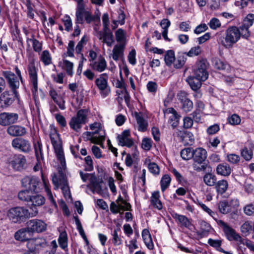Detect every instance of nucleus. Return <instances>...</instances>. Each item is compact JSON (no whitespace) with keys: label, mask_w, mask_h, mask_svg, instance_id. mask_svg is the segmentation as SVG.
<instances>
[{"label":"nucleus","mask_w":254,"mask_h":254,"mask_svg":"<svg viewBox=\"0 0 254 254\" xmlns=\"http://www.w3.org/2000/svg\"><path fill=\"white\" fill-rule=\"evenodd\" d=\"M37 214L38 210L36 208L33 212H29V210L24 207L17 206L9 209L7 215L12 222L20 223L29 217L36 216Z\"/></svg>","instance_id":"f257e3e1"},{"label":"nucleus","mask_w":254,"mask_h":254,"mask_svg":"<svg viewBox=\"0 0 254 254\" xmlns=\"http://www.w3.org/2000/svg\"><path fill=\"white\" fill-rule=\"evenodd\" d=\"M192 165L193 170L197 172L204 171L206 170L207 164L205 162L207 158V151L205 149L199 147L194 149Z\"/></svg>","instance_id":"f03ea898"},{"label":"nucleus","mask_w":254,"mask_h":254,"mask_svg":"<svg viewBox=\"0 0 254 254\" xmlns=\"http://www.w3.org/2000/svg\"><path fill=\"white\" fill-rule=\"evenodd\" d=\"M52 182L55 189H58L60 186H61V189L64 197L70 196V190L65 175L62 172L59 171L58 175H53Z\"/></svg>","instance_id":"7ed1b4c3"},{"label":"nucleus","mask_w":254,"mask_h":254,"mask_svg":"<svg viewBox=\"0 0 254 254\" xmlns=\"http://www.w3.org/2000/svg\"><path fill=\"white\" fill-rule=\"evenodd\" d=\"M240 39L239 30L236 27H232L227 29L226 37L223 43L224 46L229 47L236 43Z\"/></svg>","instance_id":"20e7f679"},{"label":"nucleus","mask_w":254,"mask_h":254,"mask_svg":"<svg viewBox=\"0 0 254 254\" xmlns=\"http://www.w3.org/2000/svg\"><path fill=\"white\" fill-rule=\"evenodd\" d=\"M207 62L205 60L198 62L193 69L194 76L200 78L202 81L206 80L208 77L207 71Z\"/></svg>","instance_id":"39448f33"},{"label":"nucleus","mask_w":254,"mask_h":254,"mask_svg":"<svg viewBox=\"0 0 254 254\" xmlns=\"http://www.w3.org/2000/svg\"><path fill=\"white\" fill-rule=\"evenodd\" d=\"M254 21V14H249L244 20V23L238 29L239 30L240 37L248 39L250 34L249 28L251 26Z\"/></svg>","instance_id":"423d86ee"},{"label":"nucleus","mask_w":254,"mask_h":254,"mask_svg":"<svg viewBox=\"0 0 254 254\" xmlns=\"http://www.w3.org/2000/svg\"><path fill=\"white\" fill-rule=\"evenodd\" d=\"M2 74L6 79L12 92L17 96L18 92L16 90L19 87V82L15 74L10 71H3Z\"/></svg>","instance_id":"0eeeda50"},{"label":"nucleus","mask_w":254,"mask_h":254,"mask_svg":"<svg viewBox=\"0 0 254 254\" xmlns=\"http://www.w3.org/2000/svg\"><path fill=\"white\" fill-rule=\"evenodd\" d=\"M27 70L29 76L30 83L32 86V92H36L38 89V75L37 69L36 68L34 63L31 62L28 65Z\"/></svg>","instance_id":"6e6552de"},{"label":"nucleus","mask_w":254,"mask_h":254,"mask_svg":"<svg viewBox=\"0 0 254 254\" xmlns=\"http://www.w3.org/2000/svg\"><path fill=\"white\" fill-rule=\"evenodd\" d=\"M11 144L13 148L19 149L24 153H29L31 149L29 141L22 138H15L13 139Z\"/></svg>","instance_id":"1a4fd4ad"},{"label":"nucleus","mask_w":254,"mask_h":254,"mask_svg":"<svg viewBox=\"0 0 254 254\" xmlns=\"http://www.w3.org/2000/svg\"><path fill=\"white\" fill-rule=\"evenodd\" d=\"M19 115L17 113L3 112L0 114V125L7 126L17 123Z\"/></svg>","instance_id":"9d476101"},{"label":"nucleus","mask_w":254,"mask_h":254,"mask_svg":"<svg viewBox=\"0 0 254 254\" xmlns=\"http://www.w3.org/2000/svg\"><path fill=\"white\" fill-rule=\"evenodd\" d=\"M22 187L31 191H35L40 183L39 179L34 176H26L21 181Z\"/></svg>","instance_id":"9b49d317"},{"label":"nucleus","mask_w":254,"mask_h":254,"mask_svg":"<svg viewBox=\"0 0 254 254\" xmlns=\"http://www.w3.org/2000/svg\"><path fill=\"white\" fill-rule=\"evenodd\" d=\"M13 169L16 171H21L26 168V160L22 154L15 155L10 162Z\"/></svg>","instance_id":"f8f14e48"},{"label":"nucleus","mask_w":254,"mask_h":254,"mask_svg":"<svg viewBox=\"0 0 254 254\" xmlns=\"http://www.w3.org/2000/svg\"><path fill=\"white\" fill-rule=\"evenodd\" d=\"M14 93H11L9 91H5L0 95V105L2 108H7L11 105L17 98Z\"/></svg>","instance_id":"ddd939ff"},{"label":"nucleus","mask_w":254,"mask_h":254,"mask_svg":"<svg viewBox=\"0 0 254 254\" xmlns=\"http://www.w3.org/2000/svg\"><path fill=\"white\" fill-rule=\"evenodd\" d=\"M217 224L223 230L226 236L228 237V238H241V237L236 233L234 229L223 221L219 220L217 221Z\"/></svg>","instance_id":"4468645a"},{"label":"nucleus","mask_w":254,"mask_h":254,"mask_svg":"<svg viewBox=\"0 0 254 254\" xmlns=\"http://www.w3.org/2000/svg\"><path fill=\"white\" fill-rule=\"evenodd\" d=\"M130 131L129 130H124L121 134L118 135L117 138L119 144L127 147H130L134 145L133 140L129 137Z\"/></svg>","instance_id":"2eb2a0df"},{"label":"nucleus","mask_w":254,"mask_h":254,"mask_svg":"<svg viewBox=\"0 0 254 254\" xmlns=\"http://www.w3.org/2000/svg\"><path fill=\"white\" fill-rule=\"evenodd\" d=\"M187 93L181 91L178 94L182 104V109L186 113L190 112L193 108V103L187 97Z\"/></svg>","instance_id":"dca6fc26"},{"label":"nucleus","mask_w":254,"mask_h":254,"mask_svg":"<svg viewBox=\"0 0 254 254\" xmlns=\"http://www.w3.org/2000/svg\"><path fill=\"white\" fill-rule=\"evenodd\" d=\"M50 137L55 152L59 153L63 151L61 139L56 130L54 129L51 131Z\"/></svg>","instance_id":"f3484780"},{"label":"nucleus","mask_w":254,"mask_h":254,"mask_svg":"<svg viewBox=\"0 0 254 254\" xmlns=\"http://www.w3.org/2000/svg\"><path fill=\"white\" fill-rule=\"evenodd\" d=\"M27 226L30 230L31 231V234L34 232H41L45 230V223L40 220H31L27 222Z\"/></svg>","instance_id":"a211bd4d"},{"label":"nucleus","mask_w":254,"mask_h":254,"mask_svg":"<svg viewBox=\"0 0 254 254\" xmlns=\"http://www.w3.org/2000/svg\"><path fill=\"white\" fill-rule=\"evenodd\" d=\"M164 114H171L172 115L169 117V123L172 127L174 128L177 127L179 123V120L181 116L179 115L177 111L173 108H168L164 111Z\"/></svg>","instance_id":"6ab92c4d"},{"label":"nucleus","mask_w":254,"mask_h":254,"mask_svg":"<svg viewBox=\"0 0 254 254\" xmlns=\"http://www.w3.org/2000/svg\"><path fill=\"white\" fill-rule=\"evenodd\" d=\"M7 132L12 136H21L24 135L26 132V129L22 126L18 125H11L8 127Z\"/></svg>","instance_id":"aec40b11"},{"label":"nucleus","mask_w":254,"mask_h":254,"mask_svg":"<svg viewBox=\"0 0 254 254\" xmlns=\"http://www.w3.org/2000/svg\"><path fill=\"white\" fill-rule=\"evenodd\" d=\"M104 75H106V74H103L101 75L99 78L96 79L95 83L98 88L101 91V94L105 97L108 95L109 91L107 90V80L103 77Z\"/></svg>","instance_id":"412c9836"},{"label":"nucleus","mask_w":254,"mask_h":254,"mask_svg":"<svg viewBox=\"0 0 254 254\" xmlns=\"http://www.w3.org/2000/svg\"><path fill=\"white\" fill-rule=\"evenodd\" d=\"M45 199L44 197L40 194H34L31 195L29 205H30V209L32 210V212L36 208L37 210V206H40L45 203Z\"/></svg>","instance_id":"4be33fe9"},{"label":"nucleus","mask_w":254,"mask_h":254,"mask_svg":"<svg viewBox=\"0 0 254 254\" xmlns=\"http://www.w3.org/2000/svg\"><path fill=\"white\" fill-rule=\"evenodd\" d=\"M125 46L126 43H119L114 46L112 51V58L114 61H117L124 58Z\"/></svg>","instance_id":"5701e85b"},{"label":"nucleus","mask_w":254,"mask_h":254,"mask_svg":"<svg viewBox=\"0 0 254 254\" xmlns=\"http://www.w3.org/2000/svg\"><path fill=\"white\" fill-rule=\"evenodd\" d=\"M93 70L98 72H102L107 67V63L103 57H100L98 61L93 62L90 64Z\"/></svg>","instance_id":"b1692460"},{"label":"nucleus","mask_w":254,"mask_h":254,"mask_svg":"<svg viewBox=\"0 0 254 254\" xmlns=\"http://www.w3.org/2000/svg\"><path fill=\"white\" fill-rule=\"evenodd\" d=\"M173 217L181 227L189 228L191 226V222L185 215L175 213Z\"/></svg>","instance_id":"393cba45"},{"label":"nucleus","mask_w":254,"mask_h":254,"mask_svg":"<svg viewBox=\"0 0 254 254\" xmlns=\"http://www.w3.org/2000/svg\"><path fill=\"white\" fill-rule=\"evenodd\" d=\"M159 198V192L158 191L153 192L150 197V203L151 205H152L154 208L161 210L163 208V205Z\"/></svg>","instance_id":"a878e982"},{"label":"nucleus","mask_w":254,"mask_h":254,"mask_svg":"<svg viewBox=\"0 0 254 254\" xmlns=\"http://www.w3.org/2000/svg\"><path fill=\"white\" fill-rule=\"evenodd\" d=\"M202 81V79L195 76H190L187 79V81L194 91L197 90L201 87Z\"/></svg>","instance_id":"bb28decb"},{"label":"nucleus","mask_w":254,"mask_h":254,"mask_svg":"<svg viewBox=\"0 0 254 254\" xmlns=\"http://www.w3.org/2000/svg\"><path fill=\"white\" fill-rule=\"evenodd\" d=\"M99 39L102 40L109 47H111L114 42L113 33H99Z\"/></svg>","instance_id":"cd10ccee"},{"label":"nucleus","mask_w":254,"mask_h":254,"mask_svg":"<svg viewBox=\"0 0 254 254\" xmlns=\"http://www.w3.org/2000/svg\"><path fill=\"white\" fill-rule=\"evenodd\" d=\"M35 156L38 161L43 159V146L40 141L37 140L33 143Z\"/></svg>","instance_id":"c85d7f7f"},{"label":"nucleus","mask_w":254,"mask_h":254,"mask_svg":"<svg viewBox=\"0 0 254 254\" xmlns=\"http://www.w3.org/2000/svg\"><path fill=\"white\" fill-rule=\"evenodd\" d=\"M216 171L218 174L226 176L230 174L231 169L227 164H220L217 166Z\"/></svg>","instance_id":"c756f323"},{"label":"nucleus","mask_w":254,"mask_h":254,"mask_svg":"<svg viewBox=\"0 0 254 254\" xmlns=\"http://www.w3.org/2000/svg\"><path fill=\"white\" fill-rule=\"evenodd\" d=\"M228 186V182L226 180H222L216 182L215 188L218 193L222 194L226 192Z\"/></svg>","instance_id":"7c9ffc66"},{"label":"nucleus","mask_w":254,"mask_h":254,"mask_svg":"<svg viewBox=\"0 0 254 254\" xmlns=\"http://www.w3.org/2000/svg\"><path fill=\"white\" fill-rule=\"evenodd\" d=\"M186 55L185 53L179 54L177 59H175L174 66L176 68H180L185 64L187 60Z\"/></svg>","instance_id":"2f4dec72"},{"label":"nucleus","mask_w":254,"mask_h":254,"mask_svg":"<svg viewBox=\"0 0 254 254\" xmlns=\"http://www.w3.org/2000/svg\"><path fill=\"white\" fill-rule=\"evenodd\" d=\"M203 181L208 186H215L217 182L216 177L211 173H207L204 176Z\"/></svg>","instance_id":"473e14b6"},{"label":"nucleus","mask_w":254,"mask_h":254,"mask_svg":"<svg viewBox=\"0 0 254 254\" xmlns=\"http://www.w3.org/2000/svg\"><path fill=\"white\" fill-rule=\"evenodd\" d=\"M194 149L191 147H187L182 149L181 151V156L183 160H189L193 159Z\"/></svg>","instance_id":"72a5a7b5"},{"label":"nucleus","mask_w":254,"mask_h":254,"mask_svg":"<svg viewBox=\"0 0 254 254\" xmlns=\"http://www.w3.org/2000/svg\"><path fill=\"white\" fill-rule=\"evenodd\" d=\"M32 236L31 231L28 227L26 228H22L15 232L14 238H24Z\"/></svg>","instance_id":"f704fd0d"},{"label":"nucleus","mask_w":254,"mask_h":254,"mask_svg":"<svg viewBox=\"0 0 254 254\" xmlns=\"http://www.w3.org/2000/svg\"><path fill=\"white\" fill-rule=\"evenodd\" d=\"M84 124H85L79 120L76 117H72L69 123L70 127L75 131H78L82 125Z\"/></svg>","instance_id":"c9c22d12"},{"label":"nucleus","mask_w":254,"mask_h":254,"mask_svg":"<svg viewBox=\"0 0 254 254\" xmlns=\"http://www.w3.org/2000/svg\"><path fill=\"white\" fill-rule=\"evenodd\" d=\"M138 153L137 152H134L132 155L130 154H127L125 159V163L128 167H130L135 163L136 162L138 161L137 158V155Z\"/></svg>","instance_id":"e433bc0d"},{"label":"nucleus","mask_w":254,"mask_h":254,"mask_svg":"<svg viewBox=\"0 0 254 254\" xmlns=\"http://www.w3.org/2000/svg\"><path fill=\"white\" fill-rule=\"evenodd\" d=\"M135 118L138 125V130L141 131H145L147 129V124L143 118L137 113H136Z\"/></svg>","instance_id":"4c0bfd02"},{"label":"nucleus","mask_w":254,"mask_h":254,"mask_svg":"<svg viewBox=\"0 0 254 254\" xmlns=\"http://www.w3.org/2000/svg\"><path fill=\"white\" fill-rule=\"evenodd\" d=\"M175 59L174 52L172 50L167 51L164 56V61L167 65L170 66Z\"/></svg>","instance_id":"58836bf2"},{"label":"nucleus","mask_w":254,"mask_h":254,"mask_svg":"<svg viewBox=\"0 0 254 254\" xmlns=\"http://www.w3.org/2000/svg\"><path fill=\"white\" fill-rule=\"evenodd\" d=\"M218 207L219 211L223 214H227L231 211L228 202L226 201H220Z\"/></svg>","instance_id":"ea45409f"},{"label":"nucleus","mask_w":254,"mask_h":254,"mask_svg":"<svg viewBox=\"0 0 254 254\" xmlns=\"http://www.w3.org/2000/svg\"><path fill=\"white\" fill-rule=\"evenodd\" d=\"M40 59L45 65H48L52 64V58L49 52L47 50L42 52Z\"/></svg>","instance_id":"a19ab883"},{"label":"nucleus","mask_w":254,"mask_h":254,"mask_svg":"<svg viewBox=\"0 0 254 254\" xmlns=\"http://www.w3.org/2000/svg\"><path fill=\"white\" fill-rule=\"evenodd\" d=\"M116 40L119 43H126V32L122 29H118L115 32Z\"/></svg>","instance_id":"79ce46f5"},{"label":"nucleus","mask_w":254,"mask_h":254,"mask_svg":"<svg viewBox=\"0 0 254 254\" xmlns=\"http://www.w3.org/2000/svg\"><path fill=\"white\" fill-rule=\"evenodd\" d=\"M242 156L246 161H250L252 159L253 156V150L247 147H244L241 151Z\"/></svg>","instance_id":"37998d69"},{"label":"nucleus","mask_w":254,"mask_h":254,"mask_svg":"<svg viewBox=\"0 0 254 254\" xmlns=\"http://www.w3.org/2000/svg\"><path fill=\"white\" fill-rule=\"evenodd\" d=\"M126 244L128 248L130 254H132L135 250L138 248L136 239H130L128 241H126Z\"/></svg>","instance_id":"c03bdc74"},{"label":"nucleus","mask_w":254,"mask_h":254,"mask_svg":"<svg viewBox=\"0 0 254 254\" xmlns=\"http://www.w3.org/2000/svg\"><path fill=\"white\" fill-rule=\"evenodd\" d=\"M30 191L26 189L19 191L18 194V198L21 200L29 202L31 197V195L29 194Z\"/></svg>","instance_id":"a18cd8bd"},{"label":"nucleus","mask_w":254,"mask_h":254,"mask_svg":"<svg viewBox=\"0 0 254 254\" xmlns=\"http://www.w3.org/2000/svg\"><path fill=\"white\" fill-rule=\"evenodd\" d=\"M243 237H246L252 230V226L248 221L245 222L241 227Z\"/></svg>","instance_id":"49530a36"},{"label":"nucleus","mask_w":254,"mask_h":254,"mask_svg":"<svg viewBox=\"0 0 254 254\" xmlns=\"http://www.w3.org/2000/svg\"><path fill=\"white\" fill-rule=\"evenodd\" d=\"M171 178L168 175H164L161 180V187L162 191H164L169 186L171 182Z\"/></svg>","instance_id":"de8ad7c7"},{"label":"nucleus","mask_w":254,"mask_h":254,"mask_svg":"<svg viewBox=\"0 0 254 254\" xmlns=\"http://www.w3.org/2000/svg\"><path fill=\"white\" fill-rule=\"evenodd\" d=\"M82 123L86 124L87 122V111L86 110L81 109L79 110L75 116Z\"/></svg>","instance_id":"09e8293b"},{"label":"nucleus","mask_w":254,"mask_h":254,"mask_svg":"<svg viewBox=\"0 0 254 254\" xmlns=\"http://www.w3.org/2000/svg\"><path fill=\"white\" fill-rule=\"evenodd\" d=\"M63 64L67 74L70 76H72L73 74V63L65 60H64Z\"/></svg>","instance_id":"8fccbe9b"},{"label":"nucleus","mask_w":254,"mask_h":254,"mask_svg":"<svg viewBox=\"0 0 254 254\" xmlns=\"http://www.w3.org/2000/svg\"><path fill=\"white\" fill-rule=\"evenodd\" d=\"M201 52L200 47L198 46L191 48L188 53H185V54L189 57H192L199 55Z\"/></svg>","instance_id":"3c124183"},{"label":"nucleus","mask_w":254,"mask_h":254,"mask_svg":"<svg viewBox=\"0 0 254 254\" xmlns=\"http://www.w3.org/2000/svg\"><path fill=\"white\" fill-rule=\"evenodd\" d=\"M87 40L85 36L82 37L75 47V52L77 54H80L83 46L86 44Z\"/></svg>","instance_id":"603ef678"},{"label":"nucleus","mask_w":254,"mask_h":254,"mask_svg":"<svg viewBox=\"0 0 254 254\" xmlns=\"http://www.w3.org/2000/svg\"><path fill=\"white\" fill-rule=\"evenodd\" d=\"M149 172L154 175H158L160 172L159 166L154 162L148 163L147 166Z\"/></svg>","instance_id":"864d4df0"},{"label":"nucleus","mask_w":254,"mask_h":254,"mask_svg":"<svg viewBox=\"0 0 254 254\" xmlns=\"http://www.w3.org/2000/svg\"><path fill=\"white\" fill-rule=\"evenodd\" d=\"M86 163L85 167V170L86 171H91L93 170V165L92 159L90 156H88L84 158Z\"/></svg>","instance_id":"5fc2aeb1"},{"label":"nucleus","mask_w":254,"mask_h":254,"mask_svg":"<svg viewBox=\"0 0 254 254\" xmlns=\"http://www.w3.org/2000/svg\"><path fill=\"white\" fill-rule=\"evenodd\" d=\"M84 18L86 22L90 23L92 21H95L96 20H99L100 18L97 16L92 15L91 13L89 11H86L84 13Z\"/></svg>","instance_id":"6e6d98bb"},{"label":"nucleus","mask_w":254,"mask_h":254,"mask_svg":"<svg viewBox=\"0 0 254 254\" xmlns=\"http://www.w3.org/2000/svg\"><path fill=\"white\" fill-rule=\"evenodd\" d=\"M228 121L232 125H237L241 123V119L238 115L233 114L228 118Z\"/></svg>","instance_id":"4d7b16f0"},{"label":"nucleus","mask_w":254,"mask_h":254,"mask_svg":"<svg viewBox=\"0 0 254 254\" xmlns=\"http://www.w3.org/2000/svg\"><path fill=\"white\" fill-rule=\"evenodd\" d=\"M65 29L69 31L72 29V21L70 17L68 15H65L63 19Z\"/></svg>","instance_id":"13d9d810"},{"label":"nucleus","mask_w":254,"mask_h":254,"mask_svg":"<svg viewBox=\"0 0 254 254\" xmlns=\"http://www.w3.org/2000/svg\"><path fill=\"white\" fill-rule=\"evenodd\" d=\"M105 139V138L104 136H100L99 137L93 136L88 139L90 140L92 143L103 146Z\"/></svg>","instance_id":"bf43d9fd"},{"label":"nucleus","mask_w":254,"mask_h":254,"mask_svg":"<svg viewBox=\"0 0 254 254\" xmlns=\"http://www.w3.org/2000/svg\"><path fill=\"white\" fill-rule=\"evenodd\" d=\"M244 212L248 216L254 215V205L252 203L247 204L244 207Z\"/></svg>","instance_id":"052dcab7"},{"label":"nucleus","mask_w":254,"mask_h":254,"mask_svg":"<svg viewBox=\"0 0 254 254\" xmlns=\"http://www.w3.org/2000/svg\"><path fill=\"white\" fill-rule=\"evenodd\" d=\"M142 148L145 150H149L152 147V140L150 138H145L142 141Z\"/></svg>","instance_id":"680f3d73"},{"label":"nucleus","mask_w":254,"mask_h":254,"mask_svg":"<svg viewBox=\"0 0 254 254\" xmlns=\"http://www.w3.org/2000/svg\"><path fill=\"white\" fill-rule=\"evenodd\" d=\"M240 156L236 154H230L227 155V160L231 164H237L240 161Z\"/></svg>","instance_id":"e2e57ef3"},{"label":"nucleus","mask_w":254,"mask_h":254,"mask_svg":"<svg viewBox=\"0 0 254 254\" xmlns=\"http://www.w3.org/2000/svg\"><path fill=\"white\" fill-rule=\"evenodd\" d=\"M28 40L32 42L33 48L35 52H40L41 51L42 44L38 40L35 39H28Z\"/></svg>","instance_id":"0e129e2a"},{"label":"nucleus","mask_w":254,"mask_h":254,"mask_svg":"<svg viewBox=\"0 0 254 254\" xmlns=\"http://www.w3.org/2000/svg\"><path fill=\"white\" fill-rule=\"evenodd\" d=\"M74 45L75 43L73 41H69L67 47V54L69 57H74Z\"/></svg>","instance_id":"69168bd1"},{"label":"nucleus","mask_w":254,"mask_h":254,"mask_svg":"<svg viewBox=\"0 0 254 254\" xmlns=\"http://www.w3.org/2000/svg\"><path fill=\"white\" fill-rule=\"evenodd\" d=\"M209 25L211 29H216L217 28L221 26V23L218 19L216 18H213L210 20Z\"/></svg>","instance_id":"338daca9"},{"label":"nucleus","mask_w":254,"mask_h":254,"mask_svg":"<svg viewBox=\"0 0 254 254\" xmlns=\"http://www.w3.org/2000/svg\"><path fill=\"white\" fill-rule=\"evenodd\" d=\"M55 118L57 122L63 127H64L66 125V122L65 118L61 114H56Z\"/></svg>","instance_id":"774afa93"}]
</instances>
